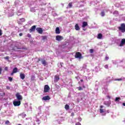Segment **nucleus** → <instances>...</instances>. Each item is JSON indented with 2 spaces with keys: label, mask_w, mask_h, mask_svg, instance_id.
Listing matches in <instances>:
<instances>
[{
  "label": "nucleus",
  "mask_w": 125,
  "mask_h": 125,
  "mask_svg": "<svg viewBox=\"0 0 125 125\" xmlns=\"http://www.w3.org/2000/svg\"><path fill=\"white\" fill-rule=\"evenodd\" d=\"M41 62L43 66H46V65H47V62L46 61L43 60V59H41Z\"/></svg>",
  "instance_id": "9"
},
{
  "label": "nucleus",
  "mask_w": 125,
  "mask_h": 125,
  "mask_svg": "<svg viewBox=\"0 0 125 125\" xmlns=\"http://www.w3.org/2000/svg\"><path fill=\"white\" fill-rule=\"evenodd\" d=\"M123 106H125V103H123Z\"/></svg>",
  "instance_id": "47"
},
{
  "label": "nucleus",
  "mask_w": 125,
  "mask_h": 125,
  "mask_svg": "<svg viewBox=\"0 0 125 125\" xmlns=\"http://www.w3.org/2000/svg\"><path fill=\"white\" fill-rule=\"evenodd\" d=\"M6 89H8V90H9V89H10V87H9V86H6Z\"/></svg>",
  "instance_id": "40"
},
{
  "label": "nucleus",
  "mask_w": 125,
  "mask_h": 125,
  "mask_svg": "<svg viewBox=\"0 0 125 125\" xmlns=\"http://www.w3.org/2000/svg\"><path fill=\"white\" fill-rule=\"evenodd\" d=\"M42 59H41V58H38L37 62L39 63Z\"/></svg>",
  "instance_id": "36"
},
{
  "label": "nucleus",
  "mask_w": 125,
  "mask_h": 125,
  "mask_svg": "<svg viewBox=\"0 0 125 125\" xmlns=\"http://www.w3.org/2000/svg\"><path fill=\"white\" fill-rule=\"evenodd\" d=\"M20 77L21 80H24L25 79V74L24 73H20Z\"/></svg>",
  "instance_id": "14"
},
{
  "label": "nucleus",
  "mask_w": 125,
  "mask_h": 125,
  "mask_svg": "<svg viewBox=\"0 0 125 125\" xmlns=\"http://www.w3.org/2000/svg\"><path fill=\"white\" fill-rule=\"evenodd\" d=\"M16 97L17 98V99L19 100V101L22 100L23 99V97H22V95H20V93H17L16 94Z\"/></svg>",
  "instance_id": "3"
},
{
  "label": "nucleus",
  "mask_w": 125,
  "mask_h": 125,
  "mask_svg": "<svg viewBox=\"0 0 125 125\" xmlns=\"http://www.w3.org/2000/svg\"><path fill=\"white\" fill-rule=\"evenodd\" d=\"M75 58H79V59H82L83 58L82 53L80 52H77L75 53Z\"/></svg>",
  "instance_id": "2"
},
{
  "label": "nucleus",
  "mask_w": 125,
  "mask_h": 125,
  "mask_svg": "<svg viewBox=\"0 0 125 125\" xmlns=\"http://www.w3.org/2000/svg\"><path fill=\"white\" fill-rule=\"evenodd\" d=\"M89 51H90V53H93L94 51V50H93V49H90L89 50Z\"/></svg>",
  "instance_id": "27"
},
{
  "label": "nucleus",
  "mask_w": 125,
  "mask_h": 125,
  "mask_svg": "<svg viewBox=\"0 0 125 125\" xmlns=\"http://www.w3.org/2000/svg\"><path fill=\"white\" fill-rule=\"evenodd\" d=\"M56 34H60V29L58 27L56 28Z\"/></svg>",
  "instance_id": "17"
},
{
  "label": "nucleus",
  "mask_w": 125,
  "mask_h": 125,
  "mask_svg": "<svg viewBox=\"0 0 125 125\" xmlns=\"http://www.w3.org/2000/svg\"><path fill=\"white\" fill-rule=\"evenodd\" d=\"M121 99V98L120 97H116L115 98V102H119V100H120Z\"/></svg>",
  "instance_id": "24"
},
{
  "label": "nucleus",
  "mask_w": 125,
  "mask_h": 125,
  "mask_svg": "<svg viewBox=\"0 0 125 125\" xmlns=\"http://www.w3.org/2000/svg\"><path fill=\"white\" fill-rule=\"evenodd\" d=\"M50 99V97H49V96H44L42 98V100H44V101H46L47 100H49Z\"/></svg>",
  "instance_id": "11"
},
{
  "label": "nucleus",
  "mask_w": 125,
  "mask_h": 125,
  "mask_svg": "<svg viewBox=\"0 0 125 125\" xmlns=\"http://www.w3.org/2000/svg\"><path fill=\"white\" fill-rule=\"evenodd\" d=\"M103 37V35L101 33H99L98 34L97 39H99V40H101Z\"/></svg>",
  "instance_id": "16"
},
{
  "label": "nucleus",
  "mask_w": 125,
  "mask_h": 125,
  "mask_svg": "<svg viewBox=\"0 0 125 125\" xmlns=\"http://www.w3.org/2000/svg\"><path fill=\"white\" fill-rule=\"evenodd\" d=\"M73 3L72 2H69L68 4V7L69 8H72V6H73Z\"/></svg>",
  "instance_id": "21"
},
{
  "label": "nucleus",
  "mask_w": 125,
  "mask_h": 125,
  "mask_svg": "<svg viewBox=\"0 0 125 125\" xmlns=\"http://www.w3.org/2000/svg\"><path fill=\"white\" fill-rule=\"evenodd\" d=\"M75 29L76 31H79V30H80L81 28H80L79 24H76L75 26Z\"/></svg>",
  "instance_id": "15"
},
{
  "label": "nucleus",
  "mask_w": 125,
  "mask_h": 125,
  "mask_svg": "<svg viewBox=\"0 0 125 125\" xmlns=\"http://www.w3.org/2000/svg\"><path fill=\"white\" fill-rule=\"evenodd\" d=\"M19 36H20V37H22L23 36V33H20Z\"/></svg>",
  "instance_id": "39"
},
{
  "label": "nucleus",
  "mask_w": 125,
  "mask_h": 125,
  "mask_svg": "<svg viewBox=\"0 0 125 125\" xmlns=\"http://www.w3.org/2000/svg\"><path fill=\"white\" fill-rule=\"evenodd\" d=\"M63 39L64 38L60 35H58L56 37V41H58L59 42H60V41H62V40H63Z\"/></svg>",
  "instance_id": "6"
},
{
  "label": "nucleus",
  "mask_w": 125,
  "mask_h": 125,
  "mask_svg": "<svg viewBox=\"0 0 125 125\" xmlns=\"http://www.w3.org/2000/svg\"><path fill=\"white\" fill-rule=\"evenodd\" d=\"M21 20H25V19H24V18H21Z\"/></svg>",
  "instance_id": "48"
},
{
  "label": "nucleus",
  "mask_w": 125,
  "mask_h": 125,
  "mask_svg": "<svg viewBox=\"0 0 125 125\" xmlns=\"http://www.w3.org/2000/svg\"><path fill=\"white\" fill-rule=\"evenodd\" d=\"M78 90L79 91L83 90V88L81 86L78 87Z\"/></svg>",
  "instance_id": "29"
},
{
  "label": "nucleus",
  "mask_w": 125,
  "mask_h": 125,
  "mask_svg": "<svg viewBox=\"0 0 125 125\" xmlns=\"http://www.w3.org/2000/svg\"><path fill=\"white\" fill-rule=\"evenodd\" d=\"M104 112H105V111H104V109H100V112L101 113V114H102V113H104Z\"/></svg>",
  "instance_id": "26"
},
{
  "label": "nucleus",
  "mask_w": 125,
  "mask_h": 125,
  "mask_svg": "<svg viewBox=\"0 0 125 125\" xmlns=\"http://www.w3.org/2000/svg\"><path fill=\"white\" fill-rule=\"evenodd\" d=\"M60 80V78L59 77V76L56 75L54 77V83H57L58 81Z\"/></svg>",
  "instance_id": "8"
},
{
  "label": "nucleus",
  "mask_w": 125,
  "mask_h": 125,
  "mask_svg": "<svg viewBox=\"0 0 125 125\" xmlns=\"http://www.w3.org/2000/svg\"><path fill=\"white\" fill-rule=\"evenodd\" d=\"M4 59H5V60H8L9 59V56H6L4 57Z\"/></svg>",
  "instance_id": "28"
},
{
  "label": "nucleus",
  "mask_w": 125,
  "mask_h": 125,
  "mask_svg": "<svg viewBox=\"0 0 125 125\" xmlns=\"http://www.w3.org/2000/svg\"><path fill=\"white\" fill-rule=\"evenodd\" d=\"M76 79H78V77H76Z\"/></svg>",
  "instance_id": "54"
},
{
  "label": "nucleus",
  "mask_w": 125,
  "mask_h": 125,
  "mask_svg": "<svg viewBox=\"0 0 125 125\" xmlns=\"http://www.w3.org/2000/svg\"><path fill=\"white\" fill-rule=\"evenodd\" d=\"M74 112H72V113H71V115H72V116H74Z\"/></svg>",
  "instance_id": "45"
},
{
  "label": "nucleus",
  "mask_w": 125,
  "mask_h": 125,
  "mask_svg": "<svg viewBox=\"0 0 125 125\" xmlns=\"http://www.w3.org/2000/svg\"><path fill=\"white\" fill-rule=\"evenodd\" d=\"M5 95V93L3 92H0V96H1V97H3Z\"/></svg>",
  "instance_id": "22"
},
{
  "label": "nucleus",
  "mask_w": 125,
  "mask_h": 125,
  "mask_svg": "<svg viewBox=\"0 0 125 125\" xmlns=\"http://www.w3.org/2000/svg\"><path fill=\"white\" fill-rule=\"evenodd\" d=\"M8 80H9V81H10V82H12V78L9 77Z\"/></svg>",
  "instance_id": "30"
},
{
  "label": "nucleus",
  "mask_w": 125,
  "mask_h": 125,
  "mask_svg": "<svg viewBox=\"0 0 125 125\" xmlns=\"http://www.w3.org/2000/svg\"><path fill=\"white\" fill-rule=\"evenodd\" d=\"M25 48H22V49H25Z\"/></svg>",
  "instance_id": "53"
},
{
  "label": "nucleus",
  "mask_w": 125,
  "mask_h": 125,
  "mask_svg": "<svg viewBox=\"0 0 125 125\" xmlns=\"http://www.w3.org/2000/svg\"><path fill=\"white\" fill-rule=\"evenodd\" d=\"M101 15L102 17H104V16H105V12L104 11H102L101 13Z\"/></svg>",
  "instance_id": "23"
},
{
  "label": "nucleus",
  "mask_w": 125,
  "mask_h": 125,
  "mask_svg": "<svg viewBox=\"0 0 125 125\" xmlns=\"http://www.w3.org/2000/svg\"><path fill=\"white\" fill-rule=\"evenodd\" d=\"M42 39L43 41H44L45 40H46V39H47V37H46V36H42Z\"/></svg>",
  "instance_id": "25"
},
{
  "label": "nucleus",
  "mask_w": 125,
  "mask_h": 125,
  "mask_svg": "<svg viewBox=\"0 0 125 125\" xmlns=\"http://www.w3.org/2000/svg\"><path fill=\"white\" fill-rule=\"evenodd\" d=\"M64 108L65 110H68L70 109V106L68 104H65Z\"/></svg>",
  "instance_id": "20"
},
{
  "label": "nucleus",
  "mask_w": 125,
  "mask_h": 125,
  "mask_svg": "<svg viewBox=\"0 0 125 125\" xmlns=\"http://www.w3.org/2000/svg\"><path fill=\"white\" fill-rule=\"evenodd\" d=\"M18 49H20V48H19L18 47L16 46L12 49V50H14L15 51H16L18 50Z\"/></svg>",
  "instance_id": "18"
},
{
  "label": "nucleus",
  "mask_w": 125,
  "mask_h": 125,
  "mask_svg": "<svg viewBox=\"0 0 125 125\" xmlns=\"http://www.w3.org/2000/svg\"><path fill=\"white\" fill-rule=\"evenodd\" d=\"M13 72L15 73H17V72H18V68H17V67L14 68L13 70Z\"/></svg>",
  "instance_id": "19"
},
{
  "label": "nucleus",
  "mask_w": 125,
  "mask_h": 125,
  "mask_svg": "<svg viewBox=\"0 0 125 125\" xmlns=\"http://www.w3.org/2000/svg\"><path fill=\"white\" fill-rule=\"evenodd\" d=\"M104 105H107V104L105 102L104 103Z\"/></svg>",
  "instance_id": "51"
},
{
  "label": "nucleus",
  "mask_w": 125,
  "mask_h": 125,
  "mask_svg": "<svg viewBox=\"0 0 125 125\" xmlns=\"http://www.w3.org/2000/svg\"><path fill=\"white\" fill-rule=\"evenodd\" d=\"M5 71H8V67L7 66L4 68Z\"/></svg>",
  "instance_id": "32"
},
{
  "label": "nucleus",
  "mask_w": 125,
  "mask_h": 125,
  "mask_svg": "<svg viewBox=\"0 0 125 125\" xmlns=\"http://www.w3.org/2000/svg\"><path fill=\"white\" fill-rule=\"evenodd\" d=\"M104 68H105V69H108V64L105 65H104Z\"/></svg>",
  "instance_id": "31"
},
{
  "label": "nucleus",
  "mask_w": 125,
  "mask_h": 125,
  "mask_svg": "<svg viewBox=\"0 0 125 125\" xmlns=\"http://www.w3.org/2000/svg\"><path fill=\"white\" fill-rule=\"evenodd\" d=\"M80 81H81V82H83V80H82H82H81Z\"/></svg>",
  "instance_id": "50"
},
{
  "label": "nucleus",
  "mask_w": 125,
  "mask_h": 125,
  "mask_svg": "<svg viewBox=\"0 0 125 125\" xmlns=\"http://www.w3.org/2000/svg\"><path fill=\"white\" fill-rule=\"evenodd\" d=\"M5 124L6 125H8V124H9V121L7 120L5 122Z\"/></svg>",
  "instance_id": "35"
},
{
  "label": "nucleus",
  "mask_w": 125,
  "mask_h": 125,
  "mask_svg": "<svg viewBox=\"0 0 125 125\" xmlns=\"http://www.w3.org/2000/svg\"><path fill=\"white\" fill-rule=\"evenodd\" d=\"M75 125H82V124H81L80 123L78 122V123H77L75 124Z\"/></svg>",
  "instance_id": "38"
},
{
  "label": "nucleus",
  "mask_w": 125,
  "mask_h": 125,
  "mask_svg": "<svg viewBox=\"0 0 125 125\" xmlns=\"http://www.w3.org/2000/svg\"><path fill=\"white\" fill-rule=\"evenodd\" d=\"M1 32V30H0V36H1V35H2V33Z\"/></svg>",
  "instance_id": "43"
},
{
  "label": "nucleus",
  "mask_w": 125,
  "mask_h": 125,
  "mask_svg": "<svg viewBox=\"0 0 125 125\" xmlns=\"http://www.w3.org/2000/svg\"><path fill=\"white\" fill-rule=\"evenodd\" d=\"M36 30V25L32 26L31 28L30 29L29 31L31 32H34Z\"/></svg>",
  "instance_id": "12"
},
{
  "label": "nucleus",
  "mask_w": 125,
  "mask_h": 125,
  "mask_svg": "<svg viewBox=\"0 0 125 125\" xmlns=\"http://www.w3.org/2000/svg\"><path fill=\"white\" fill-rule=\"evenodd\" d=\"M118 29L122 33H125V23H121L120 26L118 27Z\"/></svg>",
  "instance_id": "1"
},
{
  "label": "nucleus",
  "mask_w": 125,
  "mask_h": 125,
  "mask_svg": "<svg viewBox=\"0 0 125 125\" xmlns=\"http://www.w3.org/2000/svg\"><path fill=\"white\" fill-rule=\"evenodd\" d=\"M105 60H109V57H108V56H106L105 57Z\"/></svg>",
  "instance_id": "33"
},
{
  "label": "nucleus",
  "mask_w": 125,
  "mask_h": 125,
  "mask_svg": "<svg viewBox=\"0 0 125 125\" xmlns=\"http://www.w3.org/2000/svg\"><path fill=\"white\" fill-rule=\"evenodd\" d=\"M108 98H109V99H110V98H111V97L109 96H107Z\"/></svg>",
  "instance_id": "49"
},
{
  "label": "nucleus",
  "mask_w": 125,
  "mask_h": 125,
  "mask_svg": "<svg viewBox=\"0 0 125 125\" xmlns=\"http://www.w3.org/2000/svg\"><path fill=\"white\" fill-rule=\"evenodd\" d=\"M113 13H114V14H115V13L116 14H117L118 13V12L117 11H115Z\"/></svg>",
  "instance_id": "41"
},
{
  "label": "nucleus",
  "mask_w": 125,
  "mask_h": 125,
  "mask_svg": "<svg viewBox=\"0 0 125 125\" xmlns=\"http://www.w3.org/2000/svg\"><path fill=\"white\" fill-rule=\"evenodd\" d=\"M125 44V39H123L121 40V42L120 44V46H124Z\"/></svg>",
  "instance_id": "10"
},
{
  "label": "nucleus",
  "mask_w": 125,
  "mask_h": 125,
  "mask_svg": "<svg viewBox=\"0 0 125 125\" xmlns=\"http://www.w3.org/2000/svg\"><path fill=\"white\" fill-rule=\"evenodd\" d=\"M50 90V87L48 85H45L44 87V92H48Z\"/></svg>",
  "instance_id": "4"
},
{
  "label": "nucleus",
  "mask_w": 125,
  "mask_h": 125,
  "mask_svg": "<svg viewBox=\"0 0 125 125\" xmlns=\"http://www.w3.org/2000/svg\"><path fill=\"white\" fill-rule=\"evenodd\" d=\"M37 124L38 125H40V124L41 123L40 122V120L38 119L37 121Z\"/></svg>",
  "instance_id": "34"
},
{
  "label": "nucleus",
  "mask_w": 125,
  "mask_h": 125,
  "mask_svg": "<svg viewBox=\"0 0 125 125\" xmlns=\"http://www.w3.org/2000/svg\"><path fill=\"white\" fill-rule=\"evenodd\" d=\"M13 74H15L13 71L11 73V76H13Z\"/></svg>",
  "instance_id": "44"
},
{
  "label": "nucleus",
  "mask_w": 125,
  "mask_h": 125,
  "mask_svg": "<svg viewBox=\"0 0 125 125\" xmlns=\"http://www.w3.org/2000/svg\"><path fill=\"white\" fill-rule=\"evenodd\" d=\"M36 31H37V32H38L39 34H42L43 30H42V28H41V27H37L36 28Z\"/></svg>",
  "instance_id": "7"
},
{
  "label": "nucleus",
  "mask_w": 125,
  "mask_h": 125,
  "mask_svg": "<svg viewBox=\"0 0 125 125\" xmlns=\"http://www.w3.org/2000/svg\"><path fill=\"white\" fill-rule=\"evenodd\" d=\"M1 71H2V69L0 67V75L1 74Z\"/></svg>",
  "instance_id": "42"
},
{
  "label": "nucleus",
  "mask_w": 125,
  "mask_h": 125,
  "mask_svg": "<svg viewBox=\"0 0 125 125\" xmlns=\"http://www.w3.org/2000/svg\"><path fill=\"white\" fill-rule=\"evenodd\" d=\"M115 81H123V79L120 78V79H116Z\"/></svg>",
  "instance_id": "37"
},
{
  "label": "nucleus",
  "mask_w": 125,
  "mask_h": 125,
  "mask_svg": "<svg viewBox=\"0 0 125 125\" xmlns=\"http://www.w3.org/2000/svg\"><path fill=\"white\" fill-rule=\"evenodd\" d=\"M18 125H21V124H18Z\"/></svg>",
  "instance_id": "52"
},
{
  "label": "nucleus",
  "mask_w": 125,
  "mask_h": 125,
  "mask_svg": "<svg viewBox=\"0 0 125 125\" xmlns=\"http://www.w3.org/2000/svg\"><path fill=\"white\" fill-rule=\"evenodd\" d=\"M100 108H101V109H102V108H103V105H101Z\"/></svg>",
  "instance_id": "46"
},
{
  "label": "nucleus",
  "mask_w": 125,
  "mask_h": 125,
  "mask_svg": "<svg viewBox=\"0 0 125 125\" xmlns=\"http://www.w3.org/2000/svg\"><path fill=\"white\" fill-rule=\"evenodd\" d=\"M87 22L86 21H83V25H82V28H85V27H86L87 26Z\"/></svg>",
  "instance_id": "13"
},
{
  "label": "nucleus",
  "mask_w": 125,
  "mask_h": 125,
  "mask_svg": "<svg viewBox=\"0 0 125 125\" xmlns=\"http://www.w3.org/2000/svg\"><path fill=\"white\" fill-rule=\"evenodd\" d=\"M13 105L14 106H15V107H16L17 106H20V105H21V101H14Z\"/></svg>",
  "instance_id": "5"
}]
</instances>
